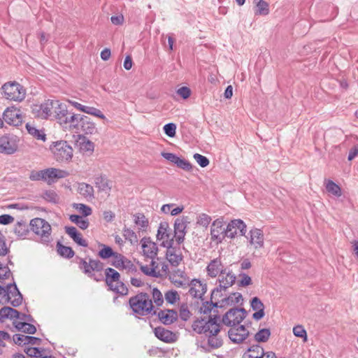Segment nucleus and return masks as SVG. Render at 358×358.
I'll return each mask as SVG.
<instances>
[{
	"instance_id": "473e14b6",
	"label": "nucleus",
	"mask_w": 358,
	"mask_h": 358,
	"mask_svg": "<svg viewBox=\"0 0 358 358\" xmlns=\"http://www.w3.org/2000/svg\"><path fill=\"white\" fill-rule=\"evenodd\" d=\"M94 185L100 192L108 193L111 189V182L102 176L95 177Z\"/></svg>"
},
{
	"instance_id": "f8f14e48",
	"label": "nucleus",
	"mask_w": 358,
	"mask_h": 358,
	"mask_svg": "<svg viewBox=\"0 0 358 358\" xmlns=\"http://www.w3.org/2000/svg\"><path fill=\"white\" fill-rule=\"evenodd\" d=\"M212 300L217 301L219 308H224L229 306L238 304L243 301L242 294L239 292H232L229 294L228 291L222 293V296L212 298Z\"/></svg>"
},
{
	"instance_id": "4be33fe9",
	"label": "nucleus",
	"mask_w": 358,
	"mask_h": 358,
	"mask_svg": "<svg viewBox=\"0 0 358 358\" xmlns=\"http://www.w3.org/2000/svg\"><path fill=\"white\" fill-rule=\"evenodd\" d=\"M227 268L223 264L220 257L210 260L206 268L207 275L210 278L219 276Z\"/></svg>"
},
{
	"instance_id": "a19ab883",
	"label": "nucleus",
	"mask_w": 358,
	"mask_h": 358,
	"mask_svg": "<svg viewBox=\"0 0 358 358\" xmlns=\"http://www.w3.org/2000/svg\"><path fill=\"white\" fill-rule=\"evenodd\" d=\"M69 220L76 224L80 229H86L89 227V222L87 219L78 215H71Z\"/></svg>"
},
{
	"instance_id": "aec40b11",
	"label": "nucleus",
	"mask_w": 358,
	"mask_h": 358,
	"mask_svg": "<svg viewBox=\"0 0 358 358\" xmlns=\"http://www.w3.org/2000/svg\"><path fill=\"white\" fill-rule=\"evenodd\" d=\"M245 237L249 244L253 246L255 249H259L264 247V236L261 229L254 228L249 231Z\"/></svg>"
},
{
	"instance_id": "680f3d73",
	"label": "nucleus",
	"mask_w": 358,
	"mask_h": 358,
	"mask_svg": "<svg viewBox=\"0 0 358 358\" xmlns=\"http://www.w3.org/2000/svg\"><path fill=\"white\" fill-rule=\"evenodd\" d=\"M123 236L125 238V239L129 240L131 243L134 241H136V235L135 232L132 229L129 228H124Z\"/></svg>"
},
{
	"instance_id": "bb28decb",
	"label": "nucleus",
	"mask_w": 358,
	"mask_h": 358,
	"mask_svg": "<svg viewBox=\"0 0 358 358\" xmlns=\"http://www.w3.org/2000/svg\"><path fill=\"white\" fill-rule=\"evenodd\" d=\"M155 335L157 338L166 343L174 342L176 340V335L174 333L160 327L155 329Z\"/></svg>"
},
{
	"instance_id": "4d7b16f0",
	"label": "nucleus",
	"mask_w": 358,
	"mask_h": 358,
	"mask_svg": "<svg viewBox=\"0 0 358 358\" xmlns=\"http://www.w3.org/2000/svg\"><path fill=\"white\" fill-rule=\"evenodd\" d=\"M10 252L9 248L6 243L5 236L0 231V256L4 257Z\"/></svg>"
},
{
	"instance_id": "37998d69",
	"label": "nucleus",
	"mask_w": 358,
	"mask_h": 358,
	"mask_svg": "<svg viewBox=\"0 0 358 358\" xmlns=\"http://www.w3.org/2000/svg\"><path fill=\"white\" fill-rule=\"evenodd\" d=\"M271 336L269 329H259L255 335V339L257 342H266Z\"/></svg>"
},
{
	"instance_id": "423d86ee",
	"label": "nucleus",
	"mask_w": 358,
	"mask_h": 358,
	"mask_svg": "<svg viewBox=\"0 0 358 358\" xmlns=\"http://www.w3.org/2000/svg\"><path fill=\"white\" fill-rule=\"evenodd\" d=\"M106 283L113 292L120 295H127L128 289L127 286L120 281V273L112 268H107L105 270Z\"/></svg>"
},
{
	"instance_id": "393cba45",
	"label": "nucleus",
	"mask_w": 358,
	"mask_h": 358,
	"mask_svg": "<svg viewBox=\"0 0 358 358\" xmlns=\"http://www.w3.org/2000/svg\"><path fill=\"white\" fill-rule=\"evenodd\" d=\"M157 316L164 324L169 325L177 320L178 313L173 310H161L158 312Z\"/></svg>"
},
{
	"instance_id": "20e7f679",
	"label": "nucleus",
	"mask_w": 358,
	"mask_h": 358,
	"mask_svg": "<svg viewBox=\"0 0 358 358\" xmlns=\"http://www.w3.org/2000/svg\"><path fill=\"white\" fill-rule=\"evenodd\" d=\"M0 90L3 97L10 101L21 102L26 96V90L16 81L6 83Z\"/></svg>"
},
{
	"instance_id": "dca6fc26",
	"label": "nucleus",
	"mask_w": 358,
	"mask_h": 358,
	"mask_svg": "<svg viewBox=\"0 0 358 358\" xmlns=\"http://www.w3.org/2000/svg\"><path fill=\"white\" fill-rule=\"evenodd\" d=\"M18 142V137L13 134L5 135L0 138L3 152L6 155H12L17 151Z\"/></svg>"
},
{
	"instance_id": "72a5a7b5",
	"label": "nucleus",
	"mask_w": 358,
	"mask_h": 358,
	"mask_svg": "<svg viewBox=\"0 0 358 358\" xmlns=\"http://www.w3.org/2000/svg\"><path fill=\"white\" fill-rule=\"evenodd\" d=\"M141 271L149 276L152 277H159L160 273H159V264L156 263L155 261H151L150 265H141Z\"/></svg>"
},
{
	"instance_id": "9b49d317",
	"label": "nucleus",
	"mask_w": 358,
	"mask_h": 358,
	"mask_svg": "<svg viewBox=\"0 0 358 358\" xmlns=\"http://www.w3.org/2000/svg\"><path fill=\"white\" fill-rule=\"evenodd\" d=\"M51 150L57 162H67L73 157V149L66 141L56 142Z\"/></svg>"
},
{
	"instance_id": "f3484780",
	"label": "nucleus",
	"mask_w": 358,
	"mask_h": 358,
	"mask_svg": "<svg viewBox=\"0 0 358 358\" xmlns=\"http://www.w3.org/2000/svg\"><path fill=\"white\" fill-rule=\"evenodd\" d=\"M225 227L222 219L214 220L210 227L211 241L220 243L227 237Z\"/></svg>"
},
{
	"instance_id": "49530a36",
	"label": "nucleus",
	"mask_w": 358,
	"mask_h": 358,
	"mask_svg": "<svg viewBox=\"0 0 358 358\" xmlns=\"http://www.w3.org/2000/svg\"><path fill=\"white\" fill-rule=\"evenodd\" d=\"M187 224L183 218H177L174 223V233H186Z\"/></svg>"
},
{
	"instance_id": "338daca9",
	"label": "nucleus",
	"mask_w": 358,
	"mask_h": 358,
	"mask_svg": "<svg viewBox=\"0 0 358 358\" xmlns=\"http://www.w3.org/2000/svg\"><path fill=\"white\" fill-rule=\"evenodd\" d=\"M10 307L4 306L0 309V322H3L5 319H9V316H10Z\"/></svg>"
},
{
	"instance_id": "a878e982",
	"label": "nucleus",
	"mask_w": 358,
	"mask_h": 358,
	"mask_svg": "<svg viewBox=\"0 0 358 358\" xmlns=\"http://www.w3.org/2000/svg\"><path fill=\"white\" fill-rule=\"evenodd\" d=\"M250 305L252 310L255 311L252 315V318L257 321L261 320L265 315L264 303L258 297L255 296L252 299Z\"/></svg>"
},
{
	"instance_id": "3c124183",
	"label": "nucleus",
	"mask_w": 358,
	"mask_h": 358,
	"mask_svg": "<svg viewBox=\"0 0 358 358\" xmlns=\"http://www.w3.org/2000/svg\"><path fill=\"white\" fill-rule=\"evenodd\" d=\"M73 207L85 217L90 215L92 213V208L83 203H75Z\"/></svg>"
},
{
	"instance_id": "6e6552de",
	"label": "nucleus",
	"mask_w": 358,
	"mask_h": 358,
	"mask_svg": "<svg viewBox=\"0 0 358 358\" xmlns=\"http://www.w3.org/2000/svg\"><path fill=\"white\" fill-rule=\"evenodd\" d=\"M59 101L58 100H46L41 104H34L31 106V113L34 117L41 119H47L54 110L55 113L58 108Z\"/></svg>"
},
{
	"instance_id": "052dcab7",
	"label": "nucleus",
	"mask_w": 358,
	"mask_h": 358,
	"mask_svg": "<svg viewBox=\"0 0 358 358\" xmlns=\"http://www.w3.org/2000/svg\"><path fill=\"white\" fill-rule=\"evenodd\" d=\"M80 147L82 151L91 153L94 150V145L90 141L84 140L83 142L80 143Z\"/></svg>"
},
{
	"instance_id": "4c0bfd02",
	"label": "nucleus",
	"mask_w": 358,
	"mask_h": 358,
	"mask_svg": "<svg viewBox=\"0 0 358 358\" xmlns=\"http://www.w3.org/2000/svg\"><path fill=\"white\" fill-rule=\"evenodd\" d=\"M26 129H27L28 133L30 135H31L32 136H34V138H36V139L41 140L43 141H45L46 138H45V134H44V132L41 130L36 129L31 124L27 123Z\"/></svg>"
},
{
	"instance_id": "bf43d9fd",
	"label": "nucleus",
	"mask_w": 358,
	"mask_h": 358,
	"mask_svg": "<svg viewBox=\"0 0 358 358\" xmlns=\"http://www.w3.org/2000/svg\"><path fill=\"white\" fill-rule=\"evenodd\" d=\"M176 125L174 123H168L164 126V131L169 137L176 136Z\"/></svg>"
},
{
	"instance_id": "f03ea898",
	"label": "nucleus",
	"mask_w": 358,
	"mask_h": 358,
	"mask_svg": "<svg viewBox=\"0 0 358 358\" xmlns=\"http://www.w3.org/2000/svg\"><path fill=\"white\" fill-rule=\"evenodd\" d=\"M129 303L132 310L140 315L157 314L153 311L152 301L147 293L141 292L136 294L130 298Z\"/></svg>"
},
{
	"instance_id": "5fc2aeb1",
	"label": "nucleus",
	"mask_w": 358,
	"mask_h": 358,
	"mask_svg": "<svg viewBox=\"0 0 358 358\" xmlns=\"http://www.w3.org/2000/svg\"><path fill=\"white\" fill-rule=\"evenodd\" d=\"M43 198L52 203H57L59 199L57 194L53 190H46L43 194Z\"/></svg>"
},
{
	"instance_id": "412c9836",
	"label": "nucleus",
	"mask_w": 358,
	"mask_h": 358,
	"mask_svg": "<svg viewBox=\"0 0 358 358\" xmlns=\"http://www.w3.org/2000/svg\"><path fill=\"white\" fill-rule=\"evenodd\" d=\"M143 255L155 261L157 255L158 247L157 244L150 240V238L144 237L141 240Z\"/></svg>"
},
{
	"instance_id": "4468645a",
	"label": "nucleus",
	"mask_w": 358,
	"mask_h": 358,
	"mask_svg": "<svg viewBox=\"0 0 358 358\" xmlns=\"http://www.w3.org/2000/svg\"><path fill=\"white\" fill-rule=\"evenodd\" d=\"M110 264L120 270L124 269L131 273H134L137 271L136 266L129 259L116 252L114 256L112 257Z\"/></svg>"
},
{
	"instance_id": "9d476101",
	"label": "nucleus",
	"mask_w": 358,
	"mask_h": 358,
	"mask_svg": "<svg viewBox=\"0 0 358 358\" xmlns=\"http://www.w3.org/2000/svg\"><path fill=\"white\" fill-rule=\"evenodd\" d=\"M80 269L89 277L93 278L95 280H99L95 277L94 271L99 272L103 269V264L98 259H94L90 257L85 259H80L78 262Z\"/></svg>"
},
{
	"instance_id": "a211bd4d",
	"label": "nucleus",
	"mask_w": 358,
	"mask_h": 358,
	"mask_svg": "<svg viewBox=\"0 0 358 358\" xmlns=\"http://www.w3.org/2000/svg\"><path fill=\"white\" fill-rule=\"evenodd\" d=\"M227 237L234 238L238 233L241 236H245L246 224L241 220H233L227 226L226 229Z\"/></svg>"
},
{
	"instance_id": "a18cd8bd",
	"label": "nucleus",
	"mask_w": 358,
	"mask_h": 358,
	"mask_svg": "<svg viewBox=\"0 0 358 358\" xmlns=\"http://www.w3.org/2000/svg\"><path fill=\"white\" fill-rule=\"evenodd\" d=\"M135 224L141 229H145L148 226V220L143 213H136L134 215Z\"/></svg>"
},
{
	"instance_id": "2f4dec72",
	"label": "nucleus",
	"mask_w": 358,
	"mask_h": 358,
	"mask_svg": "<svg viewBox=\"0 0 358 358\" xmlns=\"http://www.w3.org/2000/svg\"><path fill=\"white\" fill-rule=\"evenodd\" d=\"M255 15H267L270 13L269 4L264 0H254Z\"/></svg>"
},
{
	"instance_id": "0e129e2a",
	"label": "nucleus",
	"mask_w": 358,
	"mask_h": 358,
	"mask_svg": "<svg viewBox=\"0 0 358 358\" xmlns=\"http://www.w3.org/2000/svg\"><path fill=\"white\" fill-rule=\"evenodd\" d=\"M177 94L184 99H187L191 94V90L187 87H182L177 90Z\"/></svg>"
},
{
	"instance_id": "5701e85b",
	"label": "nucleus",
	"mask_w": 358,
	"mask_h": 358,
	"mask_svg": "<svg viewBox=\"0 0 358 358\" xmlns=\"http://www.w3.org/2000/svg\"><path fill=\"white\" fill-rule=\"evenodd\" d=\"M188 286L190 287L189 289V294L194 298L201 299L207 291L206 284L198 279L191 280Z\"/></svg>"
},
{
	"instance_id": "cd10ccee",
	"label": "nucleus",
	"mask_w": 358,
	"mask_h": 358,
	"mask_svg": "<svg viewBox=\"0 0 358 358\" xmlns=\"http://www.w3.org/2000/svg\"><path fill=\"white\" fill-rule=\"evenodd\" d=\"M65 231L78 245L83 247H87L88 245L87 242L82 238L81 234L78 231L76 227H66Z\"/></svg>"
},
{
	"instance_id": "c9c22d12",
	"label": "nucleus",
	"mask_w": 358,
	"mask_h": 358,
	"mask_svg": "<svg viewBox=\"0 0 358 358\" xmlns=\"http://www.w3.org/2000/svg\"><path fill=\"white\" fill-rule=\"evenodd\" d=\"M264 352V350L262 347L259 345H254L243 354V358H260Z\"/></svg>"
},
{
	"instance_id": "b1692460",
	"label": "nucleus",
	"mask_w": 358,
	"mask_h": 358,
	"mask_svg": "<svg viewBox=\"0 0 358 358\" xmlns=\"http://www.w3.org/2000/svg\"><path fill=\"white\" fill-rule=\"evenodd\" d=\"M43 172H44V180L49 184L54 182L55 179L63 178L69 175L66 171L55 168L43 169Z\"/></svg>"
},
{
	"instance_id": "8fccbe9b",
	"label": "nucleus",
	"mask_w": 358,
	"mask_h": 358,
	"mask_svg": "<svg viewBox=\"0 0 358 358\" xmlns=\"http://www.w3.org/2000/svg\"><path fill=\"white\" fill-rule=\"evenodd\" d=\"M84 115H80L79 114H76L74 117L71 120V124L69 125V129H76L77 131H80V129L81 127V118L83 117Z\"/></svg>"
},
{
	"instance_id": "09e8293b",
	"label": "nucleus",
	"mask_w": 358,
	"mask_h": 358,
	"mask_svg": "<svg viewBox=\"0 0 358 358\" xmlns=\"http://www.w3.org/2000/svg\"><path fill=\"white\" fill-rule=\"evenodd\" d=\"M293 334L295 336L303 338L304 342L307 341V333L302 325H296L293 328Z\"/></svg>"
},
{
	"instance_id": "c85d7f7f",
	"label": "nucleus",
	"mask_w": 358,
	"mask_h": 358,
	"mask_svg": "<svg viewBox=\"0 0 358 358\" xmlns=\"http://www.w3.org/2000/svg\"><path fill=\"white\" fill-rule=\"evenodd\" d=\"M166 257L169 262L173 266H178L180 262L182 260V256L180 252H177L176 249L171 246V248H167Z\"/></svg>"
},
{
	"instance_id": "774afa93",
	"label": "nucleus",
	"mask_w": 358,
	"mask_h": 358,
	"mask_svg": "<svg viewBox=\"0 0 358 358\" xmlns=\"http://www.w3.org/2000/svg\"><path fill=\"white\" fill-rule=\"evenodd\" d=\"M25 352L28 356L31 357H38L41 355V351L37 348H28Z\"/></svg>"
},
{
	"instance_id": "f704fd0d",
	"label": "nucleus",
	"mask_w": 358,
	"mask_h": 358,
	"mask_svg": "<svg viewBox=\"0 0 358 358\" xmlns=\"http://www.w3.org/2000/svg\"><path fill=\"white\" fill-rule=\"evenodd\" d=\"M78 192L81 196H83L87 200L94 198V188L92 185L89 184L85 182L79 183Z\"/></svg>"
},
{
	"instance_id": "ddd939ff",
	"label": "nucleus",
	"mask_w": 358,
	"mask_h": 358,
	"mask_svg": "<svg viewBox=\"0 0 358 358\" xmlns=\"http://www.w3.org/2000/svg\"><path fill=\"white\" fill-rule=\"evenodd\" d=\"M157 238L159 241H162V245L166 248H169L173 246V237L172 236L171 229L169 228L167 222H162L159 224L157 230Z\"/></svg>"
},
{
	"instance_id": "1a4fd4ad",
	"label": "nucleus",
	"mask_w": 358,
	"mask_h": 358,
	"mask_svg": "<svg viewBox=\"0 0 358 358\" xmlns=\"http://www.w3.org/2000/svg\"><path fill=\"white\" fill-rule=\"evenodd\" d=\"M246 315L247 312L244 308H233L222 316V322L230 328L239 326Z\"/></svg>"
},
{
	"instance_id": "58836bf2",
	"label": "nucleus",
	"mask_w": 358,
	"mask_h": 358,
	"mask_svg": "<svg viewBox=\"0 0 358 358\" xmlns=\"http://www.w3.org/2000/svg\"><path fill=\"white\" fill-rule=\"evenodd\" d=\"M99 247L100 250L98 252V256L101 259H107L114 256L115 252H114L110 246L105 244H100Z\"/></svg>"
},
{
	"instance_id": "79ce46f5",
	"label": "nucleus",
	"mask_w": 358,
	"mask_h": 358,
	"mask_svg": "<svg viewBox=\"0 0 358 358\" xmlns=\"http://www.w3.org/2000/svg\"><path fill=\"white\" fill-rule=\"evenodd\" d=\"M57 252L61 256L69 259L73 257L74 255V252L71 248L64 246L60 243H57Z\"/></svg>"
},
{
	"instance_id": "c03bdc74",
	"label": "nucleus",
	"mask_w": 358,
	"mask_h": 358,
	"mask_svg": "<svg viewBox=\"0 0 358 358\" xmlns=\"http://www.w3.org/2000/svg\"><path fill=\"white\" fill-rule=\"evenodd\" d=\"M164 299L167 303L174 304L180 300V295L176 290H169L164 294Z\"/></svg>"
},
{
	"instance_id": "e2e57ef3",
	"label": "nucleus",
	"mask_w": 358,
	"mask_h": 358,
	"mask_svg": "<svg viewBox=\"0 0 358 358\" xmlns=\"http://www.w3.org/2000/svg\"><path fill=\"white\" fill-rule=\"evenodd\" d=\"M29 179L32 181L44 180V172L41 171H32L29 175Z\"/></svg>"
},
{
	"instance_id": "69168bd1",
	"label": "nucleus",
	"mask_w": 358,
	"mask_h": 358,
	"mask_svg": "<svg viewBox=\"0 0 358 358\" xmlns=\"http://www.w3.org/2000/svg\"><path fill=\"white\" fill-rule=\"evenodd\" d=\"M240 277H241V280L239 282L240 286L245 287V286H248L252 284L251 278L248 275H247L245 273H241V274H240Z\"/></svg>"
},
{
	"instance_id": "c756f323",
	"label": "nucleus",
	"mask_w": 358,
	"mask_h": 358,
	"mask_svg": "<svg viewBox=\"0 0 358 358\" xmlns=\"http://www.w3.org/2000/svg\"><path fill=\"white\" fill-rule=\"evenodd\" d=\"M13 341L16 344L18 345H21L22 343L30 345H39L41 341V340L38 338L22 334H15L13 336Z\"/></svg>"
},
{
	"instance_id": "2eb2a0df",
	"label": "nucleus",
	"mask_w": 358,
	"mask_h": 358,
	"mask_svg": "<svg viewBox=\"0 0 358 358\" xmlns=\"http://www.w3.org/2000/svg\"><path fill=\"white\" fill-rule=\"evenodd\" d=\"M76 114L67 110L66 106L59 102L56 110L55 117L57 122L65 129H69L71 120Z\"/></svg>"
},
{
	"instance_id": "864d4df0",
	"label": "nucleus",
	"mask_w": 358,
	"mask_h": 358,
	"mask_svg": "<svg viewBox=\"0 0 358 358\" xmlns=\"http://www.w3.org/2000/svg\"><path fill=\"white\" fill-rule=\"evenodd\" d=\"M211 220L212 219L210 216L206 213H201L197 217L196 223L199 225L207 227L210 223Z\"/></svg>"
},
{
	"instance_id": "13d9d810",
	"label": "nucleus",
	"mask_w": 358,
	"mask_h": 358,
	"mask_svg": "<svg viewBox=\"0 0 358 358\" xmlns=\"http://www.w3.org/2000/svg\"><path fill=\"white\" fill-rule=\"evenodd\" d=\"M193 157L202 168L206 167L209 164L208 159L199 153H195Z\"/></svg>"
},
{
	"instance_id": "de8ad7c7",
	"label": "nucleus",
	"mask_w": 358,
	"mask_h": 358,
	"mask_svg": "<svg viewBox=\"0 0 358 358\" xmlns=\"http://www.w3.org/2000/svg\"><path fill=\"white\" fill-rule=\"evenodd\" d=\"M217 301L215 300H212V298L210 299V302L206 301V303H203L202 306L200 308L201 313L203 314H208L211 312L212 309L214 308H217L219 306H217Z\"/></svg>"
},
{
	"instance_id": "6ab92c4d",
	"label": "nucleus",
	"mask_w": 358,
	"mask_h": 358,
	"mask_svg": "<svg viewBox=\"0 0 358 358\" xmlns=\"http://www.w3.org/2000/svg\"><path fill=\"white\" fill-rule=\"evenodd\" d=\"M2 120L7 124L13 126H18L22 121L20 110L15 107L7 108L3 113Z\"/></svg>"
},
{
	"instance_id": "7ed1b4c3",
	"label": "nucleus",
	"mask_w": 358,
	"mask_h": 358,
	"mask_svg": "<svg viewBox=\"0 0 358 358\" xmlns=\"http://www.w3.org/2000/svg\"><path fill=\"white\" fill-rule=\"evenodd\" d=\"M22 295L14 281L6 286L0 285L1 305L10 303L13 307H17L22 304Z\"/></svg>"
},
{
	"instance_id": "ea45409f",
	"label": "nucleus",
	"mask_w": 358,
	"mask_h": 358,
	"mask_svg": "<svg viewBox=\"0 0 358 358\" xmlns=\"http://www.w3.org/2000/svg\"><path fill=\"white\" fill-rule=\"evenodd\" d=\"M325 187L329 193L335 196L339 197L342 194L341 187L331 180L326 181Z\"/></svg>"
},
{
	"instance_id": "f257e3e1",
	"label": "nucleus",
	"mask_w": 358,
	"mask_h": 358,
	"mask_svg": "<svg viewBox=\"0 0 358 358\" xmlns=\"http://www.w3.org/2000/svg\"><path fill=\"white\" fill-rule=\"evenodd\" d=\"M220 316L210 315L208 319H197L192 323V329L199 334H204L208 345L213 349L220 348L223 340L228 335L229 338L236 344L242 343L249 336L250 332L244 325L230 328L227 331L218 323Z\"/></svg>"
},
{
	"instance_id": "e433bc0d",
	"label": "nucleus",
	"mask_w": 358,
	"mask_h": 358,
	"mask_svg": "<svg viewBox=\"0 0 358 358\" xmlns=\"http://www.w3.org/2000/svg\"><path fill=\"white\" fill-rule=\"evenodd\" d=\"M14 233L20 238H24L29 233L27 224L24 221L17 222L14 227Z\"/></svg>"
},
{
	"instance_id": "39448f33",
	"label": "nucleus",
	"mask_w": 358,
	"mask_h": 358,
	"mask_svg": "<svg viewBox=\"0 0 358 358\" xmlns=\"http://www.w3.org/2000/svg\"><path fill=\"white\" fill-rule=\"evenodd\" d=\"M30 229L40 237V241L45 245L51 242L52 228L44 219L36 217L30 221Z\"/></svg>"
},
{
	"instance_id": "6e6d98bb",
	"label": "nucleus",
	"mask_w": 358,
	"mask_h": 358,
	"mask_svg": "<svg viewBox=\"0 0 358 358\" xmlns=\"http://www.w3.org/2000/svg\"><path fill=\"white\" fill-rule=\"evenodd\" d=\"M176 165L178 168L187 171H189L192 169V165L189 161L185 159L180 158L179 157L176 161Z\"/></svg>"
},
{
	"instance_id": "7c9ffc66",
	"label": "nucleus",
	"mask_w": 358,
	"mask_h": 358,
	"mask_svg": "<svg viewBox=\"0 0 358 358\" xmlns=\"http://www.w3.org/2000/svg\"><path fill=\"white\" fill-rule=\"evenodd\" d=\"M80 131H83L86 134H92L96 132L95 124L92 122L89 117L84 115L83 117L81 118Z\"/></svg>"
},
{
	"instance_id": "603ef678",
	"label": "nucleus",
	"mask_w": 358,
	"mask_h": 358,
	"mask_svg": "<svg viewBox=\"0 0 358 358\" xmlns=\"http://www.w3.org/2000/svg\"><path fill=\"white\" fill-rule=\"evenodd\" d=\"M152 299L155 304L160 306L164 303V298L162 292L157 288H153L152 290Z\"/></svg>"
},
{
	"instance_id": "0eeeda50",
	"label": "nucleus",
	"mask_w": 358,
	"mask_h": 358,
	"mask_svg": "<svg viewBox=\"0 0 358 358\" xmlns=\"http://www.w3.org/2000/svg\"><path fill=\"white\" fill-rule=\"evenodd\" d=\"M236 277L233 272L227 268L218 276L219 285L212 291V298L222 296V293L227 292L236 282Z\"/></svg>"
}]
</instances>
